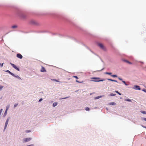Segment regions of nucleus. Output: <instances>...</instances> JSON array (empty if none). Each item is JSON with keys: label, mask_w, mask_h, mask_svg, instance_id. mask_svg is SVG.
<instances>
[{"label": "nucleus", "mask_w": 146, "mask_h": 146, "mask_svg": "<svg viewBox=\"0 0 146 146\" xmlns=\"http://www.w3.org/2000/svg\"><path fill=\"white\" fill-rule=\"evenodd\" d=\"M115 94H114L113 93H111V94H110V96H115Z\"/></svg>", "instance_id": "19"}, {"label": "nucleus", "mask_w": 146, "mask_h": 146, "mask_svg": "<svg viewBox=\"0 0 146 146\" xmlns=\"http://www.w3.org/2000/svg\"><path fill=\"white\" fill-rule=\"evenodd\" d=\"M109 104L111 105H116V103L115 102H111Z\"/></svg>", "instance_id": "12"}, {"label": "nucleus", "mask_w": 146, "mask_h": 146, "mask_svg": "<svg viewBox=\"0 0 146 146\" xmlns=\"http://www.w3.org/2000/svg\"><path fill=\"white\" fill-rule=\"evenodd\" d=\"M124 61L125 62H126V63H129V64H132V63H131V62H129V61H127V60H124Z\"/></svg>", "instance_id": "14"}, {"label": "nucleus", "mask_w": 146, "mask_h": 146, "mask_svg": "<svg viewBox=\"0 0 146 146\" xmlns=\"http://www.w3.org/2000/svg\"><path fill=\"white\" fill-rule=\"evenodd\" d=\"M105 74H108V75H111L112 74L111 73V72H106L105 73Z\"/></svg>", "instance_id": "15"}, {"label": "nucleus", "mask_w": 146, "mask_h": 146, "mask_svg": "<svg viewBox=\"0 0 146 146\" xmlns=\"http://www.w3.org/2000/svg\"><path fill=\"white\" fill-rule=\"evenodd\" d=\"M31 139V138H27L23 139V142H26L30 141Z\"/></svg>", "instance_id": "5"}, {"label": "nucleus", "mask_w": 146, "mask_h": 146, "mask_svg": "<svg viewBox=\"0 0 146 146\" xmlns=\"http://www.w3.org/2000/svg\"><path fill=\"white\" fill-rule=\"evenodd\" d=\"M85 110L86 111H89V110H90V109L88 107H86L85 109Z\"/></svg>", "instance_id": "18"}, {"label": "nucleus", "mask_w": 146, "mask_h": 146, "mask_svg": "<svg viewBox=\"0 0 146 146\" xmlns=\"http://www.w3.org/2000/svg\"><path fill=\"white\" fill-rule=\"evenodd\" d=\"M98 46L102 49H104V46L103 44L99 43L98 44Z\"/></svg>", "instance_id": "6"}, {"label": "nucleus", "mask_w": 146, "mask_h": 146, "mask_svg": "<svg viewBox=\"0 0 146 146\" xmlns=\"http://www.w3.org/2000/svg\"><path fill=\"white\" fill-rule=\"evenodd\" d=\"M73 77L75 78H76L77 79H78V77L77 76H74Z\"/></svg>", "instance_id": "32"}, {"label": "nucleus", "mask_w": 146, "mask_h": 146, "mask_svg": "<svg viewBox=\"0 0 146 146\" xmlns=\"http://www.w3.org/2000/svg\"><path fill=\"white\" fill-rule=\"evenodd\" d=\"M111 76L113 77H117V76L115 75H111Z\"/></svg>", "instance_id": "20"}, {"label": "nucleus", "mask_w": 146, "mask_h": 146, "mask_svg": "<svg viewBox=\"0 0 146 146\" xmlns=\"http://www.w3.org/2000/svg\"><path fill=\"white\" fill-rule=\"evenodd\" d=\"M102 96H98L96 97V99H98L100 98Z\"/></svg>", "instance_id": "29"}, {"label": "nucleus", "mask_w": 146, "mask_h": 146, "mask_svg": "<svg viewBox=\"0 0 146 146\" xmlns=\"http://www.w3.org/2000/svg\"><path fill=\"white\" fill-rule=\"evenodd\" d=\"M143 120H144L145 121H146V118H143Z\"/></svg>", "instance_id": "37"}, {"label": "nucleus", "mask_w": 146, "mask_h": 146, "mask_svg": "<svg viewBox=\"0 0 146 146\" xmlns=\"http://www.w3.org/2000/svg\"><path fill=\"white\" fill-rule=\"evenodd\" d=\"M122 82L124 83V84L126 86H127V85L126 84L125 82V81H122Z\"/></svg>", "instance_id": "22"}, {"label": "nucleus", "mask_w": 146, "mask_h": 146, "mask_svg": "<svg viewBox=\"0 0 146 146\" xmlns=\"http://www.w3.org/2000/svg\"><path fill=\"white\" fill-rule=\"evenodd\" d=\"M107 80H109V81H111L115 82H117V81L116 80H112L111 79H108Z\"/></svg>", "instance_id": "11"}, {"label": "nucleus", "mask_w": 146, "mask_h": 146, "mask_svg": "<svg viewBox=\"0 0 146 146\" xmlns=\"http://www.w3.org/2000/svg\"><path fill=\"white\" fill-rule=\"evenodd\" d=\"M76 81L77 82H78V83H81L80 82H79L78 80H76Z\"/></svg>", "instance_id": "38"}, {"label": "nucleus", "mask_w": 146, "mask_h": 146, "mask_svg": "<svg viewBox=\"0 0 146 146\" xmlns=\"http://www.w3.org/2000/svg\"><path fill=\"white\" fill-rule=\"evenodd\" d=\"M142 90L145 92H146V90L145 89H144Z\"/></svg>", "instance_id": "30"}, {"label": "nucleus", "mask_w": 146, "mask_h": 146, "mask_svg": "<svg viewBox=\"0 0 146 146\" xmlns=\"http://www.w3.org/2000/svg\"><path fill=\"white\" fill-rule=\"evenodd\" d=\"M3 111V109H1L0 110V115H1V113Z\"/></svg>", "instance_id": "24"}, {"label": "nucleus", "mask_w": 146, "mask_h": 146, "mask_svg": "<svg viewBox=\"0 0 146 146\" xmlns=\"http://www.w3.org/2000/svg\"><path fill=\"white\" fill-rule=\"evenodd\" d=\"M104 68H103L101 70H98V71H98V72H99V71H100L101 70H103V69H104Z\"/></svg>", "instance_id": "34"}, {"label": "nucleus", "mask_w": 146, "mask_h": 146, "mask_svg": "<svg viewBox=\"0 0 146 146\" xmlns=\"http://www.w3.org/2000/svg\"><path fill=\"white\" fill-rule=\"evenodd\" d=\"M118 78V79L119 80H122V79L121 78H120L119 77Z\"/></svg>", "instance_id": "35"}, {"label": "nucleus", "mask_w": 146, "mask_h": 146, "mask_svg": "<svg viewBox=\"0 0 146 146\" xmlns=\"http://www.w3.org/2000/svg\"><path fill=\"white\" fill-rule=\"evenodd\" d=\"M9 106H7L6 107V110H7V111L8 109H9Z\"/></svg>", "instance_id": "23"}, {"label": "nucleus", "mask_w": 146, "mask_h": 146, "mask_svg": "<svg viewBox=\"0 0 146 146\" xmlns=\"http://www.w3.org/2000/svg\"><path fill=\"white\" fill-rule=\"evenodd\" d=\"M133 89L135 90H140L141 88L139 86L135 85L133 87Z\"/></svg>", "instance_id": "3"}, {"label": "nucleus", "mask_w": 146, "mask_h": 146, "mask_svg": "<svg viewBox=\"0 0 146 146\" xmlns=\"http://www.w3.org/2000/svg\"><path fill=\"white\" fill-rule=\"evenodd\" d=\"M115 92L117 93L118 94H119L120 95H121V94L118 91H115Z\"/></svg>", "instance_id": "21"}, {"label": "nucleus", "mask_w": 146, "mask_h": 146, "mask_svg": "<svg viewBox=\"0 0 146 146\" xmlns=\"http://www.w3.org/2000/svg\"><path fill=\"white\" fill-rule=\"evenodd\" d=\"M7 110H5V111L4 113V114L3 115L4 117H5V116L6 115H7Z\"/></svg>", "instance_id": "16"}, {"label": "nucleus", "mask_w": 146, "mask_h": 146, "mask_svg": "<svg viewBox=\"0 0 146 146\" xmlns=\"http://www.w3.org/2000/svg\"><path fill=\"white\" fill-rule=\"evenodd\" d=\"M41 72H46V70L44 67H42L41 70Z\"/></svg>", "instance_id": "10"}, {"label": "nucleus", "mask_w": 146, "mask_h": 146, "mask_svg": "<svg viewBox=\"0 0 146 146\" xmlns=\"http://www.w3.org/2000/svg\"><path fill=\"white\" fill-rule=\"evenodd\" d=\"M17 57L20 59H22L23 58L22 56L20 54H17Z\"/></svg>", "instance_id": "7"}, {"label": "nucleus", "mask_w": 146, "mask_h": 146, "mask_svg": "<svg viewBox=\"0 0 146 146\" xmlns=\"http://www.w3.org/2000/svg\"><path fill=\"white\" fill-rule=\"evenodd\" d=\"M142 127H144V128H145L146 129V126H143V125H142Z\"/></svg>", "instance_id": "39"}, {"label": "nucleus", "mask_w": 146, "mask_h": 146, "mask_svg": "<svg viewBox=\"0 0 146 146\" xmlns=\"http://www.w3.org/2000/svg\"><path fill=\"white\" fill-rule=\"evenodd\" d=\"M42 100V98L40 99L39 100V102H41Z\"/></svg>", "instance_id": "36"}, {"label": "nucleus", "mask_w": 146, "mask_h": 146, "mask_svg": "<svg viewBox=\"0 0 146 146\" xmlns=\"http://www.w3.org/2000/svg\"><path fill=\"white\" fill-rule=\"evenodd\" d=\"M18 27V26L17 25H14L11 26V28L12 29H15Z\"/></svg>", "instance_id": "9"}, {"label": "nucleus", "mask_w": 146, "mask_h": 146, "mask_svg": "<svg viewBox=\"0 0 146 146\" xmlns=\"http://www.w3.org/2000/svg\"><path fill=\"white\" fill-rule=\"evenodd\" d=\"M68 98V97H66V98H62V99H66V98Z\"/></svg>", "instance_id": "40"}, {"label": "nucleus", "mask_w": 146, "mask_h": 146, "mask_svg": "<svg viewBox=\"0 0 146 146\" xmlns=\"http://www.w3.org/2000/svg\"><path fill=\"white\" fill-rule=\"evenodd\" d=\"M141 113H142L143 114H146V112L145 111H141Z\"/></svg>", "instance_id": "17"}, {"label": "nucleus", "mask_w": 146, "mask_h": 146, "mask_svg": "<svg viewBox=\"0 0 146 146\" xmlns=\"http://www.w3.org/2000/svg\"><path fill=\"white\" fill-rule=\"evenodd\" d=\"M31 131H30V130H29V131H28V130H27L26 131V132H27V133H28V132H30Z\"/></svg>", "instance_id": "33"}, {"label": "nucleus", "mask_w": 146, "mask_h": 146, "mask_svg": "<svg viewBox=\"0 0 146 146\" xmlns=\"http://www.w3.org/2000/svg\"><path fill=\"white\" fill-rule=\"evenodd\" d=\"M10 64L13 68H14L15 69H16L18 71H19V69L17 67V66L15 64H12L11 63H10Z\"/></svg>", "instance_id": "4"}, {"label": "nucleus", "mask_w": 146, "mask_h": 146, "mask_svg": "<svg viewBox=\"0 0 146 146\" xmlns=\"http://www.w3.org/2000/svg\"><path fill=\"white\" fill-rule=\"evenodd\" d=\"M3 88V86H0V90Z\"/></svg>", "instance_id": "26"}, {"label": "nucleus", "mask_w": 146, "mask_h": 146, "mask_svg": "<svg viewBox=\"0 0 146 146\" xmlns=\"http://www.w3.org/2000/svg\"><path fill=\"white\" fill-rule=\"evenodd\" d=\"M53 80L55 81L56 82H58V81L57 80H56V79H54Z\"/></svg>", "instance_id": "41"}, {"label": "nucleus", "mask_w": 146, "mask_h": 146, "mask_svg": "<svg viewBox=\"0 0 146 146\" xmlns=\"http://www.w3.org/2000/svg\"><path fill=\"white\" fill-rule=\"evenodd\" d=\"M127 101H129V102H131V100L129 99H128L126 100Z\"/></svg>", "instance_id": "31"}, {"label": "nucleus", "mask_w": 146, "mask_h": 146, "mask_svg": "<svg viewBox=\"0 0 146 146\" xmlns=\"http://www.w3.org/2000/svg\"><path fill=\"white\" fill-rule=\"evenodd\" d=\"M57 103L56 102H54L53 104V106L54 107L57 105Z\"/></svg>", "instance_id": "13"}, {"label": "nucleus", "mask_w": 146, "mask_h": 146, "mask_svg": "<svg viewBox=\"0 0 146 146\" xmlns=\"http://www.w3.org/2000/svg\"><path fill=\"white\" fill-rule=\"evenodd\" d=\"M6 72L9 73V74H11V75L13 76H15V75L13 73L11 72L10 71H9V70H7V71H6Z\"/></svg>", "instance_id": "8"}, {"label": "nucleus", "mask_w": 146, "mask_h": 146, "mask_svg": "<svg viewBox=\"0 0 146 146\" xmlns=\"http://www.w3.org/2000/svg\"><path fill=\"white\" fill-rule=\"evenodd\" d=\"M14 77H16V78H17L18 79H20V78L18 76H14Z\"/></svg>", "instance_id": "27"}, {"label": "nucleus", "mask_w": 146, "mask_h": 146, "mask_svg": "<svg viewBox=\"0 0 146 146\" xmlns=\"http://www.w3.org/2000/svg\"><path fill=\"white\" fill-rule=\"evenodd\" d=\"M3 63L2 64H1V63H0V66H1V67H3Z\"/></svg>", "instance_id": "25"}, {"label": "nucleus", "mask_w": 146, "mask_h": 146, "mask_svg": "<svg viewBox=\"0 0 146 146\" xmlns=\"http://www.w3.org/2000/svg\"><path fill=\"white\" fill-rule=\"evenodd\" d=\"M18 105V104H15L14 105V107L15 108Z\"/></svg>", "instance_id": "28"}, {"label": "nucleus", "mask_w": 146, "mask_h": 146, "mask_svg": "<svg viewBox=\"0 0 146 146\" xmlns=\"http://www.w3.org/2000/svg\"><path fill=\"white\" fill-rule=\"evenodd\" d=\"M10 117H8L6 121V122H5V124L4 129H5L7 127V125L8 122L9 121V120L10 119Z\"/></svg>", "instance_id": "2"}, {"label": "nucleus", "mask_w": 146, "mask_h": 146, "mask_svg": "<svg viewBox=\"0 0 146 146\" xmlns=\"http://www.w3.org/2000/svg\"><path fill=\"white\" fill-rule=\"evenodd\" d=\"M91 79H93L94 80H92V81L95 82H99L100 81H103L104 80H100L99 78L98 77H92L91 78Z\"/></svg>", "instance_id": "1"}]
</instances>
